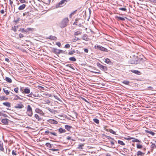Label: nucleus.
I'll list each match as a JSON object with an SVG mask.
<instances>
[{
    "instance_id": "42",
    "label": "nucleus",
    "mask_w": 156,
    "mask_h": 156,
    "mask_svg": "<svg viewBox=\"0 0 156 156\" xmlns=\"http://www.w3.org/2000/svg\"><path fill=\"white\" fill-rule=\"evenodd\" d=\"M4 91L6 95H8L9 94V92L8 90L4 89Z\"/></svg>"
},
{
    "instance_id": "7",
    "label": "nucleus",
    "mask_w": 156,
    "mask_h": 156,
    "mask_svg": "<svg viewBox=\"0 0 156 156\" xmlns=\"http://www.w3.org/2000/svg\"><path fill=\"white\" fill-rule=\"evenodd\" d=\"M35 112H36L40 114L41 115H43L44 114L42 110L38 108H36Z\"/></svg>"
},
{
    "instance_id": "58",
    "label": "nucleus",
    "mask_w": 156,
    "mask_h": 156,
    "mask_svg": "<svg viewBox=\"0 0 156 156\" xmlns=\"http://www.w3.org/2000/svg\"><path fill=\"white\" fill-rule=\"evenodd\" d=\"M9 3H10V5H12V4H13V2L11 0H9Z\"/></svg>"
},
{
    "instance_id": "14",
    "label": "nucleus",
    "mask_w": 156,
    "mask_h": 156,
    "mask_svg": "<svg viewBox=\"0 0 156 156\" xmlns=\"http://www.w3.org/2000/svg\"><path fill=\"white\" fill-rule=\"evenodd\" d=\"M26 5L25 4H23L22 5L20 6L19 8L18 9L19 10H22L24 9L25 8Z\"/></svg>"
},
{
    "instance_id": "5",
    "label": "nucleus",
    "mask_w": 156,
    "mask_h": 156,
    "mask_svg": "<svg viewBox=\"0 0 156 156\" xmlns=\"http://www.w3.org/2000/svg\"><path fill=\"white\" fill-rule=\"evenodd\" d=\"M97 65L99 68L102 70L105 71L107 69V67L106 66L102 65L99 63H97Z\"/></svg>"
},
{
    "instance_id": "28",
    "label": "nucleus",
    "mask_w": 156,
    "mask_h": 156,
    "mask_svg": "<svg viewBox=\"0 0 156 156\" xmlns=\"http://www.w3.org/2000/svg\"><path fill=\"white\" fill-rule=\"evenodd\" d=\"M5 80L6 81L9 83H11L12 82V80L11 78L8 77H6L5 78Z\"/></svg>"
},
{
    "instance_id": "57",
    "label": "nucleus",
    "mask_w": 156,
    "mask_h": 156,
    "mask_svg": "<svg viewBox=\"0 0 156 156\" xmlns=\"http://www.w3.org/2000/svg\"><path fill=\"white\" fill-rule=\"evenodd\" d=\"M84 52L86 53H88V49L87 48L84 49Z\"/></svg>"
},
{
    "instance_id": "9",
    "label": "nucleus",
    "mask_w": 156,
    "mask_h": 156,
    "mask_svg": "<svg viewBox=\"0 0 156 156\" xmlns=\"http://www.w3.org/2000/svg\"><path fill=\"white\" fill-rule=\"evenodd\" d=\"M53 52L57 54H59L61 53H62V51L61 50H58L57 48H54L53 49Z\"/></svg>"
},
{
    "instance_id": "35",
    "label": "nucleus",
    "mask_w": 156,
    "mask_h": 156,
    "mask_svg": "<svg viewBox=\"0 0 156 156\" xmlns=\"http://www.w3.org/2000/svg\"><path fill=\"white\" fill-rule=\"evenodd\" d=\"M108 131L109 132H110L111 133H112L113 134H114L115 135L116 134V132H115L112 129H109Z\"/></svg>"
},
{
    "instance_id": "54",
    "label": "nucleus",
    "mask_w": 156,
    "mask_h": 156,
    "mask_svg": "<svg viewBox=\"0 0 156 156\" xmlns=\"http://www.w3.org/2000/svg\"><path fill=\"white\" fill-rule=\"evenodd\" d=\"M32 95H33V96H34V95L33 94V93L31 92L29 95H28V96L29 97H32Z\"/></svg>"
},
{
    "instance_id": "11",
    "label": "nucleus",
    "mask_w": 156,
    "mask_h": 156,
    "mask_svg": "<svg viewBox=\"0 0 156 156\" xmlns=\"http://www.w3.org/2000/svg\"><path fill=\"white\" fill-rule=\"evenodd\" d=\"M34 116L38 121H40L42 120V118L37 114H35Z\"/></svg>"
},
{
    "instance_id": "2",
    "label": "nucleus",
    "mask_w": 156,
    "mask_h": 156,
    "mask_svg": "<svg viewBox=\"0 0 156 156\" xmlns=\"http://www.w3.org/2000/svg\"><path fill=\"white\" fill-rule=\"evenodd\" d=\"M33 29L32 28H27V29H24V28H20V30H19V31H20L22 33H25L26 34L29 33L30 31H33Z\"/></svg>"
},
{
    "instance_id": "29",
    "label": "nucleus",
    "mask_w": 156,
    "mask_h": 156,
    "mask_svg": "<svg viewBox=\"0 0 156 156\" xmlns=\"http://www.w3.org/2000/svg\"><path fill=\"white\" fill-rule=\"evenodd\" d=\"M105 59V63L107 64H110L111 62L110 59L108 58H107L106 59L104 58Z\"/></svg>"
},
{
    "instance_id": "52",
    "label": "nucleus",
    "mask_w": 156,
    "mask_h": 156,
    "mask_svg": "<svg viewBox=\"0 0 156 156\" xmlns=\"http://www.w3.org/2000/svg\"><path fill=\"white\" fill-rule=\"evenodd\" d=\"M30 13H23V15L24 16H27L29 15Z\"/></svg>"
},
{
    "instance_id": "63",
    "label": "nucleus",
    "mask_w": 156,
    "mask_h": 156,
    "mask_svg": "<svg viewBox=\"0 0 156 156\" xmlns=\"http://www.w3.org/2000/svg\"><path fill=\"white\" fill-rule=\"evenodd\" d=\"M153 21V20H152ZM154 21L153 22V23L155 25H156V20H153Z\"/></svg>"
},
{
    "instance_id": "23",
    "label": "nucleus",
    "mask_w": 156,
    "mask_h": 156,
    "mask_svg": "<svg viewBox=\"0 0 156 156\" xmlns=\"http://www.w3.org/2000/svg\"><path fill=\"white\" fill-rule=\"evenodd\" d=\"M131 71L133 73L136 74H138V75L140 74V72L138 70H132Z\"/></svg>"
},
{
    "instance_id": "3",
    "label": "nucleus",
    "mask_w": 156,
    "mask_h": 156,
    "mask_svg": "<svg viewBox=\"0 0 156 156\" xmlns=\"http://www.w3.org/2000/svg\"><path fill=\"white\" fill-rule=\"evenodd\" d=\"M69 20H62L60 23V27H64L67 26V24Z\"/></svg>"
},
{
    "instance_id": "46",
    "label": "nucleus",
    "mask_w": 156,
    "mask_h": 156,
    "mask_svg": "<svg viewBox=\"0 0 156 156\" xmlns=\"http://www.w3.org/2000/svg\"><path fill=\"white\" fill-rule=\"evenodd\" d=\"M65 47L67 48H70V45L69 44H66L65 45Z\"/></svg>"
},
{
    "instance_id": "22",
    "label": "nucleus",
    "mask_w": 156,
    "mask_h": 156,
    "mask_svg": "<svg viewBox=\"0 0 156 156\" xmlns=\"http://www.w3.org/2000/svg\"><path fill=\"white\" fill-rule=\"evenodd\" d=\"M84 144H81L78 145V147H77V148L80 150H82L83 149L82 147L84 146Z\"/></svg>"
},
{
    "instance_id": "10",
    "label": "nucleus",
    "mask_w": 156,
    "mask_h": 156,
    "mask_svg": "<svg viewBox=\"0 0 156 156\" xmlns=\"http://www.w3.org/2000/svg\"><path fill=\"white\" fill-rule=\"evenodd\" d=\"M24 107V106L23 105L20 103L19 104H17L16 106H15V108H22Z\"/></svg>"
},
{
    "instance_id": "6",
    "label": "nucleus",
    "mask_w": 156,
    "mask_h": 156,
    "mask_svg": "<svg viewBox=\"0 0 156 156\" xmlns=\"http://www.w3.org/2000/svg\"><path fill=\"white\" fill-rule=\"evenodd\" d=\"M95 48L97 49H99L102 51H106L107 50V49L105 48L98 45H95Z\"/></svg>"
},
{
    "instance_id": "62",
    "label": "nucleus",
    "mask_w": 156,
    "mask_h": 156,
    "mask_svg": "<svg viewBox=\"0 0 156 156\" xmlns=\"http://www.w3.org/2000/svg\"><path fill=\"white\" fill-rule=\"evenodd\" d=\"M133 139V137H129V138H127V140H131L132 139Z\"/></svg>"
},
{
    "instance_id": "15",
    "label": "nucleus",
    "mask_w": 156,
    "mask_h": 156,
    "mask_svg": "<svg viewBox=\"0 0 156 156\" xmlns=\"http://www.w3.org/2000/svg\"><path fill=\"white\" fill-rule=\"evenodd\" d=\"M48 122L54 124H57L58 123V122L54 119H50Z\"/></svg>"
},
{
    "instance_id": "36",
    "label": "nucleus",
    "mask_w": 156,
    "mask_h": 156,
    "mask_svg": "<svg viewBox=\"0 0 156 156\" xmlns=\"http://www.w3.org/2000/svg\"><path fill=\"white\" fill-rule=\"evenodd\" d=\"M118 143L119 144H120L121 145H122L123 146L125 145V143H123V141H122L121 140H119L118 141Z\"/></svg>"
},
{
    "instance_id": "60",
    "label": "nucleus",
    "mask_w": 156,
    "mask_h": 156,
    "mask_svg": "<svg viewBox=\"0 0 156 156\" xmlns=\"http://www.w3.org/2000/svg\"><path fill=\"white\" fill-rule=\"evenodd\" d=\"M0 12L2 14H3L4 13V10L2 9L1 11Z\"/></svg>"
},
{
    "instance_id": "50",
    "label": "nucleus",
    "mask_w": 156,
    "mask_h": 156,
    "mask_svg": "<svg viewBox=\"0 0 156 156\" xmlns=\"http://www.w3.org/2000/svg\"><path fill=\"white\" fill-rule=\"evenodd\" d=\"M50 134H51V135H54L55 136H57V134L55 132L53 133V132H51L50 133Z\"/></svg>"
},
{
    "instance_id": "59",
    "label": "nucleus",
    "mask_w": 156,
    "mask_h": 156,
    "mask_svg": "<svg viewBox=\"0 0 156 156\" xmlns=\"http://www.w3.org/2000/svg\"><path fill=\"white\" fill-rule=\"evenodd\" d=\"M54 97L56 98V99H57L59 101H60V99L59 98H58L57 97V96H54Z\"/></svg>"
},
{
    "instance_id": "34",
    "label": "nucleus",
    "mask_w": 156,
    "mask_h": 156,
    "mask_svg": "<svg viewBox=\"0 0 156 156\" xmlns=\"http://www.w3.org/2000/svg\"><path fill=\"white\" fill-rule=\"evenodd\" d=\"M122 83L127 85H129V82L127 80H124L122 82Z\"/></svg>"
},
{
    "instance_id": "31",
    "label": "nucleus",
    "mask_w": 156,
    "mask_h": 156,
    "mask_svg": "<svg viewBox=\"0 0 156 156\" xmlns=\"http://www.w3.org/2000/svg\"><path fill=\"white\" fill-rule=\"evenodd\" d=\"M45 145L48 147L51 148L52 147L51 144L49 143H47L45 144Z\"/></svg>"
},
{
    "instance_id": "56",
    "label": "nucleus",
    "mask_w": 156,
    "mask_h": 156,
    "mask_svg": "<svg viewBox=\"0 0 156 156\" xmlns=\"http://www.w3.org/2000/svg\"><path fill=\"white\" fill-rule=\"evenodd\" d=\"M51 132H50L48 130L46 131H45V133L47 134H50Z\"/></svg>"
},
{
    "instance_id": "4",
    "label": "nucleus",
    "mask_w": 156,
    "mask_h": 156,
    "mask_svg": "<svg viewBox=\"0 0 156 156\" xmlns=\"http://www.w3.org/2000/svg\"><path fill=\"white\" fill-rule=\"evenodd\" d=\"M65 2H66L65 0H62L58 3L56 5V8H58L63 6Z\"/></svg>"
},
{
    "instance_id": "39",
    "label": "nucleus",
    "mask_w": 156,
    "mask_h": 156,
    "mask_svg": "<svg viewBox=\"0 0 156 156\" xmlns=\"http://www.w3.org/2000/svg\"><path fill=\"white\" fill-rule=\"evenodd\" d=\"M69 60L72 61H76V59L74 57H71L69 58Z\"/></svg>"
},
{
    "instance_id": "16",
    "label": "nucleus",
    "mask_w": 156,
    "mask_h": 156,
    "mask_svg": "<svg viewBox=\"0 0 156 156\" xmlns=\"http://www.w3.org/2000/svg\"><path fill=\"white\" fill-rule=\"evenodd\" d=\"M48 38L50 40H52L55 41L57 40V37H56L52 35L49 36Z\"/></svg>"
},
{
    "instance_id": "61",
    "label": "nucleus",
    "mask_w": 156,
    "mask_h": 156,
    "mask_svg": "<svg viewBox=\"0 0 156 156\" xmlns=\"http://www.w3.org/2000/svg\"><path fill=\"white\" fill-rule=\"evenodd\" d=\"M118 18L119 19V20H125L122 17H118Z\"/></svg>"
},
{
    "instance_id": "64",
    "label": "nucleus",
    "mask_w": 156,
    "mask_h": 156,
    "mask_svg": "<svg viewBox=\"0 0 156 156\" xmlns=\"http://www.w3.org/2000/svg\"><path fill=\"white\" fill-rule=\"evenodd\" d=\"M153 21V20H152ZM154 21L153 22V23L155 25H156V20H153Z\"/></svg>"
},
{
    "instance_id": "38",
    "label": "nucleus",
    "mask_w": 156,
    "mask_h": 156,
    "mask_svg": "<svg viewBox=\"0 0 156 156\" xmlns=\"http://www.w3.org/2000/svg\"><path fill=\"white\" fill-rule=\"evenodd\" d=\"M133 140L132 141L133 142H141L139 140H138V139H135V138H134Z\"/></svg>"
},
{
    "instance_id": "47",
    "label": "nucleus",
    "mask_w": 156,
    "mask_h": 156,
    "mask_svg": "<svg viewBox=\"0 0 156 156\" xmlns=\"http://www.w3.org/2000/svg\"><path fill=\"white\" fill-rule=\"evenodd\" d=\"M19 37L21 38H22L24 37V36H23V34H21V33H20L19 34Z\"/></svg>"
},
{
    "instance_id": "30",
    "label": "nucleus",
    "mask_w": 156,
    "mask_h": 156,
    "mask_svg": "<svg viewBox=\"0 0 156 156\" xmlns=\"http://www.w3.org/2000/svg\"><path fill=\"white\" fill-rule=\"evenodd\" d=\"M65 128L68 130H69L71 128V126L69 125H66L65 126Z\"/></svg>"
},
{
    "instance_id": "49",
    "label": "nucleus",
    "mask_w": 156,
    "mask_h": 156,
    "mask_svg": "<svg viewBox=\"0 0 156 156\" xmlns=\"http://www.w3.org/2000/svg\"><path fill=\"white\" fill-rule=\"evenodd\" d=\"M56 44L58 45V47H60L61 44L59 42H57L56 43Z\"/></svg>"
},
{
    "instance_id": "8",
    "label": "nucleus",
    "mask_w": 156,
    "mask_h": 156,
    "mask_svg": "<svg viewBox=\"0 0 156 156\" xmlns=\"http://www.w3.org/2000/svg\"><path fill=\"white\" fill-rule=\"evenodd\" d=\"M76 10L70 14L69 16L70 19H72L73 18V17H74L75 16L76 13Z\"/></svg>"
},
{
    "instance_id": "20",
    "label": "nucleus",
    "mask_w": 156,
    "mask_h": 156,
    "mask_svg": "<svg viewBox=\"0 0 156 156\" xmlns=\"http://www.w3.org/2000/svg\"><path fill=\"white\" fill-rule=\"evenodd\" d=\"M3 144L2 142L0 141V150L2 151H4V149L3 147Z\"/></svg>"
},
{
    "instance_id": "19",
    "label": "nucleus",
    "mask_w": 156,
    "mask_h": 156,
    "mask_svg": "<svg viewBox=\"0 0 156 156\" xmlns=\"http://www.w3.org/2000/svg\"><path fill=\"white\" fill-rule=\"evenodd\" d=\"M3 104L7 107H11L10 103L9 102H5L3 103Z\"/></svg>"
},
{
    "instance_id": "41",
    "label": "nucleus",
    "mask_w": 156,
    "mask_h": 156,
    "mask_svg": "<svg viewBox=\"0 0 156 156\" xmlns=\"http://www.w3.org/2000/svg\"><path fill=\"white\" fill-rule=\"evenodd\" d=\"M152 143V144L151 146V147L152 148H156V145L152 143V142L151 143Z\"/></svg>"
},
{
    "instance_id": "43",
    "label": "nucleus",
    "mask_w": 156,
    "mask_h": 156,
    "mask_svg": "<svg viewBox=\"0 0 156 156\" xmlns=\"http://www.w3.org/2000/svg\"><path fill=\"white\" fill-rule=\"evenodd\" d=\"M65 66L66 67H69L71 68L72 69H74L73 68V66H71V65H70V64L66 65Z\"/></svg>"
},
{
    "instance_id": "24",
    "label": "nucleus",
    "mask_w": 156,
    "mask_h": 156,
    "mask_svg": "<svg viewBox=\"0 0 156 156\" xmlns=\"http://www.w3.org/2000/svg\"><path fill=\"white\" fill-rule=\"evenodd\" d=\"M7 99L8 98L4 96H0V101L7 100Z\"/></svg>"
},
{
    "instance_id": "44",
    "label": "nucleus",
    "mask_w": 156,
    "mask_h": 156,
    "mask_svg": "<svg viewBox=\"0 0 156 156\" xmlns=\"http://www.w3.org/2000/svg\"><path fill=\"white\" fill-rule=\"evenodd\" d=\"M79 40V39L78 38L75 37V38L73 39H72V41L73 42H75L76 41Z\"/></svg>"
},
{
    "instance_id": "25",
    "label": "nucleus",
    "mask_w": 156,
    "mask_h": 156,
    "mask_svg": "<svg viewBox=\"0 0 156 156\" xmlns=\"http://www.w3.org/2000/svg\"><path fill=\"white\" fill-rule=\"evenodd\" d=\"M145 132L146 133H150L151 134L152 136H154L155 135V133L154 132L151 131H150L148 130H146Z\"/></svg>"
},
{
    "instance_id": "33",
    "label": "nucleus",
    "mask_w": 156,
    "mask_h": 156,
    "mask_svg": "<svg viewBox=\"0 0 156 156\" xmlns=\"http://www.w3.org/2000/svg\"><path fill=\"white\" fill-rule=\"evenodd\" d=\"M12 154L13 156H16L17 155L16 151L14 150L12 151Z\"/></svg>"
},
{
    "instance_id": "48",
    "label": "nucleus",
    "mask_w": 156,
    "mask_h": 156,
    "mask_svg": "<svg viewBox=\"0 0 156 156\" xmlns=\"http://www.w3.org/2000/svg\"><path fill=\"white\" fill-rule=\"evenodd\" d=\"M75 52V51H70L69 52V55H72L73 54V53Z\"/></svg>"
},
{
    "instance_id": "1",
    "label": "nucleus",
    "mask_w": 156,
    "mask_h": 156,
    "mask_svg": "<svg viewBox=\"0 0 156 156\" xmlns=\"http://www.w3.org/2000/svg\"><path fill=\"white\" fill-rule=\"evenodd\" d=\"M26 113L29 117L32 116L33 114V110L31 107L30 105H28L26 107Z\"/></svg>"
},
{
    "instance_id": "12",
    "label": "nucleus",
    "mask_w": 156,
    "mask_h": 156,
    "mask_svg": "<svg viewBox=\"0 0 156 156\" xmlns=\"http://www.w3.org/2000/svg\"><path fill=\"white\" fill-rule=\"evenodd\" d=\"M145 154V153L142 152L140 151H138L136 153V155L137 156H144Z\"/></svg>"
},
{
    "instance_id": "13",
    "label": "nucleus",
    "mask_w": 156,
    "mask_h": 156,
    "mask_svg": "<svg viewBox=\"0 0 156 156\" xmlns=\"http://www.w3.org/2000/svg\"><path fill=\"white\" fill-rule=\"evenodd\" d=\"M9 120L7 119H2V122L4 125H7L8 124Z\"/></svg>"
},
{
    "instance_id": "32",
    "label": "nucleus",
    "mask_w": 156,
    "mask_h": 156,
    "mask_svg": "<svg viewBox=\"0 0 156 156\" xmlns=\"http://www.w3.org/2000/svg\"><path fill=\"white\" fill-rule=\"evenodd\" d=\"M136 147L137 148L141 149L143 147V146L139 144H136Z\"/></svg>"
},
{
    "instance_id": "40",
    "label": "nucleus",
    "mask_w": 156,
    "mask_h": 156,
    "mask_svg": "<svg viewBox=\"0 0 156 156\" xmlns=\"http://www.w3.org/2000/svg\"><path fill=\"white\" fill-rule=\"evenodd\" d=\"M76 22H74L73 23V25H78L80 27L81 26V25L78 22H77V21L78 20H76Z\"/></svg>"
},
{
    "instance_id": "45",
    "label": "nucleus",
    "mask_w": 156,
    "mask_h": 156,
    "mask_svg": "<svg viewBox=\"0 0 156 156\" xmlns=\"http://www.w3.org/2000/svg\"><path fill=\"white\" fill-rule=\"evenodd\" d=\"M37 87L39 89L41 90V89H42L43 90H44V87L42 86H37Z\"/></svg>"
},
{
    "instance_id": "37",
    "label": "nucleus",
    "mask_w": 156,
    "mask_h": 156,
    "mask_svg": "<svg viewBox=\"0 0 156 156\" xmlns=\"http://www.w3.org/2000/svg\"><path fill=\"white\" fill-rule=\"evenodd\" d=\"M93 121L97 124H98L99 123V120L96 119H93Z\"/></svg>"
},
{
    "instance_id": "27",
    "label": "nucleus",
    "mask_w": 156,
    "mask_h": 156,
    "mask_svg": "<svg viewBox=\"0 0 156 156\" xmlns=\"http://www.w3.org/2000/svg\"><path fill=\"white\" fill-rule=\"evenodd\" d=\"M119 10H121L124 12L127 11V9L125 8V7L123 8H119Z\"/></svg>"
},
{
    "instance_id": "21",
    "label": "nucleus",
    "mask_w": 156,
    "mask_h": 156,
    "mask_svg": "<svg viewBox=\"0 0 156 156\" xmlns=\"http://www.w3.org/2000/svg\"><path fill=\"white\" fill-rule=\"evenodd\" d=\"M58 131L60 133H65L66 132V130L64 129H63L62 128H60L59 129Z\"/></svg>"
},
{
    "instance_id": "53",
    "label": "nucleus",
    "mask_w": 156,
    "mask_h": 156,
    "mask_svg": "<svg viewBox=\"0 0 156 156\" xmlns=\"http://www.w3.org/2000/svg\"><path fill=\"white\" fill-rule=\"evenodd\" d=\"M18 90V88H16L14 89V91L16 93H17Z\"/></svg>"
},
{
    "instance_id": "18",
    "label": "nucleus",
    "mask_w": 156,
    "mask_h": 156,
    "mask_svg": "<svg viewBox=\"0 0 156 156\" xmlns=\"http://www.w3.org/2000/svg\"><path fill=\"white\" fill-rule=\"evenodd\" d=\"M81 30H78L77 31L75 32L74 33V35H75L76 36L78 35L79 34H81Z\"/></svg>"
},
{
    "instance_id": "51",
    "label": "nucleus",
    "mask_w": 156,
    "mask_h": 156,
    "mask_svg": "<svg viewBox=\"0 0 156 156\" xmlns=\"http://www.w3.org/2000/svg\"><path fill=\"white\" fill-rule=\"evenodd\" d=\"M19 1L21 3H23L26 2L25 0H19Z\"/></svg>"
},
{
    "instance_id": "55",
    "label": "nucleus",
    "mask_w": 156,
    "mask_h": 156,
    "mask_svg": "<svg viewBox=\"0 0 156 156\" xmlns=\"http://www.w3.org/2000/svg\"><path fill=\"white\" fill-rule=\"evenodd\" d=\"M51 151H57L58 150V149H50Z\"/></svg>"
},
{
    "instance_id": "17",
    "label": "nucleus",
    "mask_w": 156,
    "mask_h": 156,
    "mask_svg": "<svg viewBox=\"0 0 156 156\" xmlns=\"http://www.w3.org/2000/svg\"><path fill=\"white\" fill-rule=\"evenodd\" d=\"M30 90L27 88H26L23 91V92L25 94H28L30 93Z\"/></svg>"
},
{
    "instance_id": "26",
    "label": "nucleus",
    "mask_w": 156,
    "mask_h": 156,
    "mask_svg": "<svg viewBox=\"0 0 156 156\" xmlns=\"http://www.w3.org/2000/svg\"><path fill=\"white\" fill-rule=\"evenodd\" d=\"M20 26L19 25H15L12 27V29L14 31L16 32L17 31V29H16V27H19Z\"/></svg>"
}]
</instances>
